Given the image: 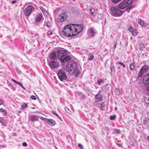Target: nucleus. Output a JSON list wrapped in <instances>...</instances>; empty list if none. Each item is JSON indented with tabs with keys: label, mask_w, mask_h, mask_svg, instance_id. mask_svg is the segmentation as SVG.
<instances>
[{
	"label": "nucleus",
	"mask_w": 149,
	"mask_h": 149,
	"mask_svg": "<svg viewBox=\"0 0 149 149\" xmlns=\"http://www.w3.org/2000/svg\"><path fill=\"white\" fill-rule=\"evenodd\" d=\"M31 108H32V109H35V107H32Z\"/></svg>",
	"instance_id": "4d7b16f0"
},
{
	"label": "nucleus",
	"mask_w": 149,
	"mask_h": 149,
	"mask_svg": "<svg viewBox=\"0 0 149 149\" xmlns=\"http://www.w3.org/2000/svg\"><path fill=\"white\" fill-rule=\"evenodd\" d=\"M27 106V104L26 103H24L21 105V107L24 109Z\"/></svg>",
	"instance_id": "473e14b6"
},
{
	"label": "nucleus",
	"mask_w": 149,
	"mask_h": 149,
	"mask_svg": "<svg viewBox=\"0 0 149 149\" xmlns=\"http://www.w3.org/2000/svg\"><path fill=\"white\" fill-rule=\"evenodd\" d=\"M147 139L148 140V141H149V135L147 137Z\"/></svg>",
	"instance_id": "5fc2aeb1"
},
{
	"label": "nucleus",
	"mask_w": 149,
	"mask_h": 149,
	"mask_svg": "<svg viewBox=\"0 0 149 149\" xmlns=\"http://www.w3.org/2000/svg\"><path fill=\"white\" fill-rule=\"evenodd\" d=\"M140 70L144 72H146L149 70V66L146 65H143Z\"/></svg>",
	"instance_id": "2eb2a0df"
},
{
	"label": "nucleus",
	"mask_w": 149,
	"mask_h": 149,
	"mask_svg": "<svg viewBox=\"0 0 149 149\" xmlns=\"http://www.w3.org/2000/svg\"><path fill=\"white\" fill-rule=\"evenodd\" d=\"M128 30L130 32L132 33L134 29L132 26H130L128 28Z\"/></svg>",
	"instance_id": "f704fd0d"
},
{
	"label": "nucleus",
	"mask_w": 149,
	"mask_h": 149,
	"mask_svg": "<svg viewBox=\"0 0 149 149\" xmlns=\"http://www.w3.org/2000/svg\"><path fill=\"white\" fill-rule=\"evenodd\" d=\"M52 113L54 114L57 116L59 119H61V118L58 116V114L56 113V112L54 111H52Z\"/></svg>",
	"instance_id": "4c0bfd02"
},
{
	"label": "nucleus",
	"mask_w": 149,
	"mask_h": 149,
	"mask_svg": "<svg viewBox=\"0 0 149 149\" xmlns=\"http://www.w3.org/2000/svg\"><path fill=\"white\" fill-rule=\"evenodd\" d=\"M117 63L119 64L124 68H125L126 67L125 65L123 63L120 62V61H118L116 62V64H117Z\"/></svg>",
	"instance_id": "bb28decb"
},
{
	"label": "nucleus",
	"mask_w": 149,
	"mask_h": 149,
	"mask_svg": "<svg viewBox=\"0 0 149 149\" xmlns=\"http://www.w3.org/2000/svg\"><path fill=\"white\" fill-rule=\"evenodd\" d=\"M114 92L116 95H118L120 93V90L119 89L116 88L114 90Z\"/></svg>",
	"instance_id": "393cba45"
},
{
	"label": "nucleus",
	"mask_w": 149,
	"mask_h": 149,
	"mask_svg": "<svg viewBox=\"0 0 149 149\" xmlns=\"http://www.w3.org/2000/svg\"><path fill=\"white\" fill-rule=\"evenodd\" d=\"M78 145L80 148L81 149H83V146L81 144L79 143L78 144Z\"/></svg>",
	"instance_id": "ea45409f"
},
{
	"label": "nucleus",
	"mask_w": 149,
	"mask_h": 149,
	"mask_svg": "<svg viewBox=\"0 0 149 149\" xmlns=\"http://www.w3.org/2000/svg\"><path fill=\"white\" fill-rule=\"evenodd\" d=\"M65 110L66 112L68 114H70L71 113L70 110L67 107H65Z\"/></svg>",
	"instance_id": "7c9ffc66"
},
{
	"label": "nucleus",
	"mask_w": 149,
	"mask_h": 149,
	"mask_svg": "<svg viewBox=\"0 0 149 149\" xmlns=\"http://www.w3.org/2000/svg\"><path fill=\"white\" fill-rule=\"evenodd\" d=\"M90 11L92 15L93 16L95 15V10L94 8H91L90 9Z\"/></svg>",
	"instance_id": "a878e982"
},
{
	"label": "nucleus",
	"mask_w": 149,
	"mask_h": 149,
	"mask_svg": "<svg viewBox=\"0 0 149 149\" xmlns=\"http://www.w3.org/2000/svg\"><path fill=\"white\" fill-rule=\"evenodd\" d=\"M31 98L32 99H33V100H36V97H35V96L34 95H31Z\"/></svg>",
	"instance_id": "37998d69"
},
{
	"label": "nucleus",
	"mask_w": 149,
	"mask_h": 149,
	"mask_svg": "<svg viewBox=\"0 0 149 149\" xmlns=\"http://www.w3.org/2000/svg\"><path fill=\"white\" fill-rule=\"evenodd\" d=\"M77 63L74 61H69L67 64L66 70L70 74H71L73 70L77 68Z\"/></svg>",
	"instance_id": "7ed1b4c3"
},
{
	"label": "nucleus",
	"mask_w": 149,
	"mask_h": 149,
	"mask_svg": "<svg viewBox=\"0 0 149 149\" xmlns=\"http://www.w3.org/2000/svg\"><path fill=\"white\" fill-rule=\"evenodd\" d=\"M84 26L81 25L68 24L63 27L62 31L60 32V34L62 36H73L81 32Z\"/></svg>",
	"instance_id": "f257e3e1"
},
{
	"label": "nucleus",
	"mask_w": 149,
	"mask_h": 149,
	"mask_svg": "<svg viewBox=\"0 0 149 149\" xmlns=\"http://www.w3.org/2000/svg\"><path fill=\"white\" fill-rule=\"evenodd\" d=\"M46 25L48 27H50L52 25L51 23L49 22H47L46 23Z\"/></svg>",
	"instance_id": "72a5a7b5"
},
{
	"label": "nucleus",
	"mask_w": 149,
	"mask_h": 149,
	"mask_svg": "<svg viewBox=\"0 0 149 149\" xmlns=\"http://www.w3.org/2000/svg\"><path fill=\"white\" fill-rule=\"evenodd\" d=\"M11 88L12 89L13 91H15V90L16 88L15 87H11Z\"/></svg>",
	"instance_id": "8fccbe9b"
},
{
	"label": "nucleus",
	"mask_w": 149,
	"mask_h": 149,
	"mask_svg": "<svg viewBox=\"0 0 149 149\" xmlns=\"http://www.w3.org/2000/svg\"><path fill=\"white\" fill-rule=\"evenodd\" d=\"M17 2V1H16V0H14V1H13L12 2H11V3L13 4H15V3H16Z\"/></svg>",
	"instance_id": "09e8293b"
},
{
	"label": "nucleus",
	"mask_w": 149,
	"mask_h": 149,
	"mask_svg": "<svg viewBox=\"0 0 149 149\" xmlns=\"http://www.w3.org/2000/svg\"><path fill=\"white\" fill-rule=\"evenodd\" d=\"M96 33L95 31L92 27H89L88 30V35L91 36V37H93L94 36Z\"/></svg>",
	"instance_id": "f8f14e48"
},
{
	"label": "nucleus",
	"mask_w": 149,
	"mask_h": 149,
	"mask_svg": "<svg viewBox=\"0 0 149 149\" xmlns=\"http://www.w3.org/2000/svg\"><path fill=\"white\" fill-rule=\"evenodd\" d=\"M116 109H117V108H115V110H116Z\"/></svg>",
	"instance_id": "bf43d9fd"
},
{
	"label": "nucleus",
	"mask_w": 149,
	"mask_h": 149,
	"mask_svg": "<svg viewBox=\"0 0 149 149\" xmlns=\"http://www.w3.org/2000/svg\"><path fill=\"white\" fill-rule=\"evenodd\" d=\"M40 118H41V119H44V120H45V119L46 118H44L43 117H40Z\"/></svg>",
	"instance_id": "6e6d98bb"
},
{
	"label": "nucleus",
	"mask_w": 149,
	"mask_h": 149,
	"mask_svg": "<svg viewBox=\"0 0 149 149\" xmlns=\"http://www.w3.org/2000/svg\"><path fill=\"white\" fill-rule=\"evenodd\" d=\"M76 77H77L80 73V71L77 69V68L72 71V72Z\"/></svg>",
	"instance_id": "dca6fc26"
},
{
	"label": "nucleus",
	"mask_w": 149,
	"mask_h": 149,
	"mask_svg": "<svg viewBox=\"0 0 149 149\" xmlns=\"http://www.w3.org/2000/svg\"><path fill=\"white\" fill-rule=\"evenodd\" d=\"M0 112H3V116H5L7 115V113L6 111L3 108H1L0 109Z\"/></svg>",
	"instance_id": "412c9836"
},
{
	"label": "nucleus",
	"mask_w": 149,
	"mask_h": 149,
	"mask_svg": "<svg viewBox=\"0 0 149 149\" xmlns=\"http://www.w3.org/2000/svg\"><path fill=\"white\" fill-rule=\"evenodd\" d=\"M143 122L145 125H148L147 127H149V118H144Z\"/></svg>",
	"instance_id": "a211bd4d"
},
{
	"label": "nucleus",
	"mask_w": 149,
	"mask_h": 149,
	"mask_svg": "<svg viewBox=\"0 0 149 149\" xmlns=\"http://www.w3.org/2000/svg\"><path fill=\"white\" fill-rule=\"evenodd\" d=\"M114 3H117L118 2L120 1L121 0H111Z\"/></svg>",
	"instance_id": "79ce46f5"
},
{
	"label": "nucleus",
	"mask_w": 149,
	"mask_h": 149,
	"mask_svg": "<svg viewBox=\"0 0 149 149\" xmlns=\"http://www.w3.org/2000/svg\"><path fill=\"white\" fill-rule=\"evenodd\" d=\"M120 131L119 129H116L114 131V133L116 134H118L120 132Z\"/></svg>",
	"instance_id": "58836bf2"
},
{
	"label": "nucleus",
	"mask_w": 149,
	"mask_h": 149,
	"mask_svg": "<svg viewBox=\"0 0 149 149\" xmlns=\"http://www.w3.org/2000/svg\"><path fill=\"white\" fill-rule=\"evenodd\" d=\"M132 35L134 36H136L137 34V31L136 30H134L132 32Z\"/></svg>",
	"instance_id": "cd10ccee"
},
{
	"label": "nucleus",
	"mask_w": 149,
	"mask_h": 149,
	"mask_svg": "<svg viewBox=\"0 0 149 149\" xmlns=\"http://www.w3.org/2000/svg\"><path fill=\"white\" fill-rule=\"evenodd\" d=\"M111 70V71L115 72V68L114 66H112L110 68Z\"/></svg>",
	"instance_id": "c9c22d12"
},
{
	"label": "nucleus",
	"mask_w": 149,
	"mask_h": 149,
	"mask_svg": "<svg viewBox=\"0 0 149 149\" xmlns=\"http://www.w3.org/2000/svg\"><path fill=\"white\" fill-rule=\"evenodd\" d=\"M116 144H117V145H119V144L118 143H117Z\"/></svg>",
	"instance_id": "052dcab7"
},
{
	"label": "nucleus",
	"mask_w": 149,
	"mask_h": 149,
	"mask_svg": "<svg viewBox=\"0 0 149 149\" xmlns=\"http://www.w3.org/2000/svg\"><path fill=\"white\" fill-rule=\"evenodd\" d=\"M138 23L141 25L142 27H144L145 26V24L143 21L140 19H138Z\"/></svg>",
	"instance_id": "6ab92c4d"
},
{
	"label": "nucleus",
	"mask_w": 149,
	"mask_h": 149,
	"mask_svg": "<svg viewBox=\"0 0 149 149\" xmlns=\"http://www.w3.org/2000/svg\"><path fill=\"white\" fill-rule=\"evenodd\" d=\"M101 97V95L100 94H96L95 96V98L97 99H100Z\"/></svg>",
	"instance_id": "2f4dec72"
},
{
	"label": "nucleus",
	"mask_w": 149,
	"mask_h": 149,
	"mask_svg": "<svg viewBox=\"0 0 149 149\" xmlns=\"http://www.w3.org/2000/svg\"><path fill=\"white\" fill-rule=\"evenodd\" d=\"M34 10V7L32 6H27L25 9L24 14L26 16H29L32 11Z\"/></svg>",
	"instance_id": "6e6552de"
},
{
	"label": "nucleus",
	"mask_w": 149,
	"mask_h": 149,
	"mask_svg": "<svg viewBox=\"0 0 149 149\" xmlns=\"http://www.w3.org/2000/svg\"><path fill=\"white\" fill-rule=\"evenodd\" d=\"M148 90L149 91V86L147 88Z\"/></svg>",
	"instance_id": "13d9d810"
},
{
	"label": "nucleus",
	"mask_w": 149,
	"mask_h": 149,
	"mask_svg": "<svg viewBox=\"0 0 149 149\" xmlns=\"http://www.w3.org/2000/svg\"><path fill=\"white\" fill-rule=\"evenodd\" d=\"M0 122L2 124V125L4 126H6V125L5 124V120L2 118L0 117Z\"/></svg>",
	"instance_id": "aec40b11"
},
{
	"label": "nucleus",
	"mask_w": 149,
	"mask_h": 149,
	"mask_svg": "<svg viewBox=\"0 0 149 149\" xmlns=\"http://www.w3.org/2000/svg\"><path fill=\"white\" fill-rule=\"evenodd\" d=\"M49 58L52 60L58 58L63 63L67 62L72 58L65 51L62 49L53 51L50 54Z\"/></svg>",
	"instance_id": "f03ea898"
},
{
	"label": "nucleus",
	"mask_w": 149,
	"mask_h": 149,
	"mask_svg": "<svg viewBox=\"0 0 149 149\" xmlns=\"http://www.w3.org/2000/svg\"><path fill=\"white\" fill-rule=\"evenodd\" d=\"M144 72H142V70H140L139 73L138 74V76L139 77H141L142 76L143 73Z\"/></svg>",
	"instance_id": "c85d7f7f"
},
{
	"label": "nucleus",
	"mask_w": 149,
	"mask_h": 149,
	"mask_svg": "<svg viewBox=\"0 0 149 149\" xmlns=\"http://www.w3.org/2000/svg\"><path fill=\"white\" fill-rule=\"evenodd\" d=\"M98 58L99 59H100V60H102V56L101 55H98Z\"/></svg>",
	"instance_id": "de8ad7c7"
},
{
	"label": "nucleus",
	"mask_w": 149,
	"mask_h": 149,
	"mask_svg": "<svg viewBox=\"0 0 149 149\" xmlns=\"http://www.w3.org/2000/svg\"><path fill=\"white\" fill-rule=\"evenodd\" d=\"M59 79L62 81L66 80L67 76L65 73L62 70H60L58 72L57 74Z\"/></svg>",
	"instance_id": "0eeeda50"
},
{
	"label": "nucleus",
	"mask_w": 149,
	"mask_h": 149,
	"mask_svg": "<svg viewBox=\"0 0 149 149\" xmlns=\"http://www.w3.org/2000/svg\"><path fill=\"white\" fill-rule=\"evenodd\" d=\"M117 43V42H116V43H115V45H114V47H113L114 49H115L116 47Z\"/></svg>",
	"instance_id": "3c124183"
},
{
	"label": "nucleus",
	"mask_w": 149,
	"mask_h": 149,
	"mask_svg": "<svg viewBox=\"0 0 149 149\" xmlns=\"http://www.w3.org/2000/svg\"><path fill=\"white\" fill-rule=\"evenodd\" d=\"M135 64L134 63H132L130 65V68L131 71H134L135 68Z\"/></svg>",
	"instance_id": "f3484780"
},
{
	"label": "nucleus",
	"mask_w": 149,
	"mask_h": 149,
	"mask_svg": "<svg viewBox=\"0 0 149 149\" xmlns=\"http://www.w3.org/2000/svg\"><path fill=\"white\" fill-rule=\"evenodd\" d=\"M133 2V0H124L118 5L119 9H124L131 5Z\"/></svg>",
	"instance_id": "20e7f679"
},
{
	"label": "nucleus",
	"mask_w": 149,
	"mask_h": 149,
	"mask_svg": "<svg viewBox=\"0 0 149 149\" xmlns=\"http://www.w3.org/2000/svg\"><path fill=\"white\" fill-rule=\"evenodd\" d=\"M22 145L24 146H27V144L25 142L22 143Z\"/></svg>",
	"instance_id": "a18cd8bd"
},
{
	"label": "nucleus",
	"mask_w": 149,
	"mask_h": 149,
	"mask_svg": "<svg viewBox=\"0 0 149 149\" xmlns=\"http://www.w3.org/2000/svg\"><path fill=\"white\" fill-rule=\"evenodd\" d=\"M116 116L115 115H113L111 116L110 117V119L111 120H113L115 118Z\"/></svg>",
	"instance_id": "e433bc0d"
},
{
	"label": "nucleus",
	"mask_w": 149,
	"mask_h": 149,
	"mask_svg": "<svg viewBox=\"0 0 149 149\" xmlns=\"http://www.w3.org/2000/svg\"><path fill=\"white\" fill-rule=\"evenodd\" d=\"M39 117L36 115H32L29 117V119L32 122H35L38 120Z\"/></svg>",
	"instance_id": "ddd939ff"
},
{
	"label": "nucleus",
	"mask_w": 149,
	"mask_h": 149,
	"mask_svg": "<svg viewBox=\"0 0 149 149\" xmlns=\"http://www.w3.org/2000/svg\"><path fill=\"white\" fill-rule=\"evenodd\" d=\"M57 149H58L57 148Z\"/></svg>",
	"instance_id": "e2e57ef3"
},
{
	"label": "nucleus",
	"mask_w": 149,
	"mask_h": 149,
	"mask_svg": "<svg viewBox=\"0 0 149 149\" xmlns=\"http://www.w3.org/2000/svg\"><path fill=\"white\" fill-rule=\"evenodd\" d=\"M97 82L98 84V85H101L102 84L104 83V81L103 80L101 79H100L97 81Z\"/></svg>",
	"instance_id": "b1692460"
},
{
	"label": "nucleus",
	"mask_w": 149,
	"mask_h": 149,
	"mask_svg": "<svg viewBox=\"0 0 149 149\" xmlns=\"http://www.w3.org/2000/svg\"><path fill=\"white\" fill-rule=\"evenodd\" d=\"M22 88H23V89H25V88H24V87L23 86V85H22H22H21V86H20Z\"/></svg>",
	"instance_id": "864d4df0"
},
{
	"label": "nucleus",
	"mask_w": 149,
	"mask_h": 149,
	"mask_svg": "<svg viewBox=\"0 0 149 149\" xmlns=\"http://www.w3.org/2000/svg\"><path fill=\"white\" fill-rule=\"evenodd\" d=\"M49 65L50 67L53 69H56L60 66L59 62L56 60H52L50 61Z\"/></svg>",
	"instance_id": "1a4fd4ad"
},
{
	"label": "nucleus",
	"mask_w": 149,
	"mask_h": 149,
	"mask_svg": "<svg viewBox=\"0 0 149 149\" xmlns=\"http://www.w3.org/2000/svg\"><path fill=\"white\" fill-rule=\"evenodd\" d=\"M3 102L2 100H0V105L3 104Z\"/></svg>",
	"instance_id": "603ef678"
},
{
	"label": "nucleus",
	"mask_w": 149,
	"mask_h": 149,
	"mask_svg": "<svg viewBox=\"0 0 149 149\" xmlns=\"http://www.w3.org/2000/svg\"><path fill=\"white\" fill-rule=\"evenodd\" d=\"M148 97H149V95H148Z\"/></svg>",
	"instance_id": "680f3d73"
},
{
	"label": "nucleus",
	"mask_w": 149,
	"mask_h": 149,
	"mask_svg": "<svg viewBox=\"0 0 149 149\" xmlns=\"http://www.w3.org/2000/svg\"><path fill=\"white\" fill-rule=\"evenodd\" d=\"M45 120L48 124L51 126H53L55 124V122L53 119L45 118Z\"/></svg>",
	"instance_id": "4468645a"
},
{
	"label": "nucleus",
	"mask_w": 149,
	"mask_h": 149,
	"mask_svg": "<svg viewBox=\"0 0 149 149\" xmlns=\"http://www.w3.org/2000/svg\"><path fill=\"white\" fill-rule=\"evenodd\" d=\"M47 34L49 35H52V33L51 31H49L47 32Z\"/></svg>",
	"instance_id": "49530a36"
},
{
	"label": "nucleus",
	"mask_w": 149,
	"mask_h": 149,
	"mask_svg": "<svg viewBox=\"0 0 149 149\" xmlns=\"http://www.w3.org/2000/svg\"><path fill=\"white\" fill-rule=\"evenodd\" d=\"M11 80L12 81L15 83V84H16L18 85L19 86H21V85H22V84L20 82H18L16 80H15L14 79L12 78L11 79Z\"/></svg>",
	"instance_id": "5701e85b"
},
{
	"label": "nucleus",
	"mask_w": 149,
	"mask_h": 149,
	"mask_svg": "<svg viewBox=\"0 0 149 149\" xmlns=\"http://www.w3.org/2000/svg\"><path fill=\"white\" fill-rule=\"evenodd\" d=\"M111 15L114 16H120L123 13V12L118 10L117 8L114 7L111 8Z\"/></svg>",
	"instance_id": "39448f33"
},
{
	"label": "nucleus",
	"mask_w": 149,
	"mask_h": 149,
	"mask_svg": "<svg viewBox=\"0 0 149 149\" xmlns=\"http://www.w3.org/2000/svg\"><path fill=\"white\" fill-rule=\"evenodd\" d=\"M144 101L147 104H149V98L145 97L144 98Z\"/></svg>",
	"instance_id": "c756f323"
},
{
	"label": "nucleus",
	"mask_w": 149,
	"mask_h": 149,
	"mask_svg": "<svg viewBox=\"0 0 149 149\" xmlns=\"http://www.w3.org/2000/svg\"><path fill=\"white\" fill-rule=\"evenodd\" d=\"M40 9L42 10L43 13H44L46 11L45 9L42 7H40Z\"/></svg>",
	"instance_id": "a19ab883"
},
{
	"label": "nucleus",
	"mask_w": 149,
	"mask_h": 149,
	"mask_svg": "<svg viewBox=\"0 0 149 149\" xmlns=\"http://www.w3.org/2000/svg\"><path fill=\"white\" fill-rule=\"evenodd\" d=\"M94 58L93 55L92 54H90L88 55V59L90 61L92 60Z\"/></svg>",
	"instance_id": "4be33fe9"
},
{
	"label": "nucleus",
	"mask_w": 149,
	"mask_h": 149,
	"mask_svg": "<svg viewBox=\"0 0 149 149\" xmlns=\"http://www.w3.org/2000/svg\"><path fill=\"white\" fill-rule=\"evenodd\" d=\"M105 106V104L104 103H103L101 104L100 107L102 108H104Z\"/></svg>",
	"instance_id": "c03bdc74"
},
{
	"label": "nucleus",
	"mask_w": 149,
	"mask_h": 149,
	"mask_svg": "<svg viewBox=\"0 0 149 149\" xmlns=\"http://www.w3.org/2000/svg\"><path fill=\"white\" fill-rule=\"evenodd\" d=\"M34 20L36 22H39L42 20H43V18L42 14L39 13L36 14L34 16Z\"/></svg>",
	"instance_id": "9d476101"
},
{
	"label": "nucleus",
	"mask_w": 149,
	"mask_h": 149,
	"mask_svg": "<svg viewBox=\"0 0 149 149\" xmlns=\"http://www.w3.org/2000/svg\"><path fill=\"white\" fill-rule=\"evenodd\" d=\"M68 17V15L66 11L63 10L59 15L58 19L59 21L63 22Z\"/></svg>",
	"instance_id": "423d86ee"
},
{
	"label": "nucleus",
	"mask_w": 149,
	"mask_h": 149,
	"mask_svg": "<svg viewBox=\"0 0 149 149\" xmlns=\"http://www.w3.org/2000/svg\"><path fill=\"white\" fill-rule=\"evenodd\" d=\"M143 82L146 86H149V74L144 76L143 79Z\"/></svg>",
	"instance_id": "9b49d317"
}]
</instances>
